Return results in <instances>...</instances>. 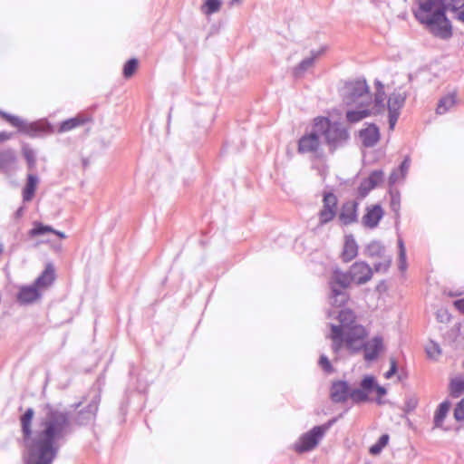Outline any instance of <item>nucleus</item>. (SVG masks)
Returning <instances> with one entry per match:
<instances>
[{
  "label": "nucleus",
  "mask_w": 464,
  "mask_h": 464,
  "mask_svg": "<svg viewBox=\"0 0 464 464\" xmlns=\"http://www.w3.org/2000/svg\"><path fill=\"white\" fill-rule=\"evenodd\" d=\"M34 410L29 408L20 417L23 440L26 448L24 464H52L59 446L57 441L64 437L70 426L66 412L47 407L37 419L33 429Z\"/></svg>",
  "instance_id": "f257e3e1"
},
{
  "label": "nucleus",
  "mask_w": 464,
  "mask_h": 464,
  "mask_svg": "<svg viewBox=\"0 0 464 464\" xmlns=\"http://www.w3.org/2000/svg\"><path fill=\"white\" fill-rule=\"evenodd\" d=\"M338 321V325L331 324L329 335L334 352L337 353L343 347L352 353L359 352L368 335L365 327L357 323L355 314L350 309L342 310Z\"/></svg>",
  "instance_id": "f03ea898"
},
{
  "label": "nucleus",
  "mask_w": 464,
  "mask_h": 464,
  "mask_svg": "<svg viewBox=\"0 0 464 464\" xmlns=\"http://www.w3.org/2000/svg\"><path fill=\"white\" fill-rule=\"evenodd\" d=\"M371 248L383 252L382 261L374 264V268L364 261H356L349 267L347 272L339 269L334 270L330 284L335 295L339 294L336 285L341 288H347L352 285H365L372 280L374 271H386L389 268L392 262L391 256L385 255L384 250L378 245H373Z\"/></svg>",
  "instance_id": "7ed1b4c3"
},
{
  "label": "nucleus",
  "mask_w": 464,
  "mask_h": 464,
  "mask_svg": "<svg viewBox=\"0 0 464 464\" xmlns=\"http://www.w3.org/2000/svg\"><path fill=\"white\" fill-rule=\"evenodd\" d=\"M414 15L433 35L442 39L451 36L452 26L446 17L442 0H418Z\"/></svg>",
  "instance_id": "20e7f679"
},
{
  "label": "nucleus",
  "mask_w": 464,
  "mask_h": 464,
  "mask_svg": "<svg viewBox=\"0 0 464 464\" xmlns=\"http://www.w3.org/2000/svg\"><path fill=\"white\" fill-rule=\"evenodd\" d=\"M315 130L324 137L331 152L342 147L349 139V133L345 128L338 123L331 122L325 117L315 118Z\"/></svg>",
  "instance_id": "39448f33"
},
{
  "label": "nucleus",
  "mask_w": 464,
  "mask_h": 464,
  "mask_svg": "<svg viewBox=\"0 0 464 464\" xmlns=\"http://www.w3.org/2000/svg\"><path fill=\"white\" fill-rule=\"evenodd\" d=\"M332 423L333 421H329L327 424L314 427L311 430L300 437L298 441L294 445V450L297 453H304L314 450Z\"/></svg>",
  "instance_id": "423d86ee"
},
{
  "label": "nucleus",
  "mask_w": 464,
  "mask_h": 464,
  "mask_svg": "<svg viewBox=\"0 0 464 464\" xmlns=\"http://www.w3.org/2000/svg\"><path fill=\"white\" fill-rule=\"evenodd\" d=\"M345 88L347 91L348 104L355 102L357 99H361L359 102V105L361 106L364 104L371 106L374 103L369 94V88L364 80L350 82L346 83Z\"/></svg>",
  "instance_id": "0eeeda50"
},
{
  "label": "nucleus",
  "mask_w": 464,
  "mask_h": 464,
  "mask_svg": "<svg viewBox=\"0 0 464 464\" xmlns=\"http://www.w3.org/2000/svg\"><path fill=\"white\" fill-rule=\"evenodd\" d=\"M321 136V132L315 130L314 119L312 130L304 134L298 140V152L302 154L309 153L319 156L322 149V143L320 140Z\"/></svg>",
  "instance_id": "6e6552de"
},
{
  "label": "nucleus",
  "mask_w": 464,
  "mask_h": 464,
  "mask_svg": "<svg viewBox=\"0 0 464 464\" xmlns=\"http://www.w3.org/2000/svg\"><path fill=\"white\" fill-rule=\"evenodd\" d=\"M383 93H377L374 103L371 106H367L364 104L363 106H360L358 110H350L346 112V120L350 123H356L372 114L380 113L382 110V106L381 105L383 102Z\"/></svg>",
  "instance_id": "1a4fd4ad"
},
{
  "label": "nucleus",
  "mask_w": 464,
  "mask_h": 464,
  "mask_svg": "<svg viewBox=\"0 0 464 464\" xmlns=\"http://www.w3.org/2000/svg\"><path fill=\"white\" fill-rule=\"evenodd\" d=\"M323 208L319 212V221L321 225L326 224L334 219L337 210V198L332 193L328 192L324 195Z\"/></svg>",
  "instance_id": "9d476101"
},
{
  "label": "nucleus",
  "mask_w": 464,
  "mask_h": 464,
  "mask_svg": "<svg viewBox=\"0 0 464 464\" xmlns=\"http://www.w3.org/2000/svg\"><path fill=\"white\" fill-rule=\"evenodd\" d=\"M362 348L364 351V359L366 361H373L377 359L384 349L383 340L382 337L375 336L366 343L363 342Z\"/></svg>",
  "instance_id": "9b49d317"
},
{
  "label": "nucleus",
  "mask_w": 464,
  "mask_h": 464,
  "mask_svg": "<svg viewBox=\"0 0 464 464\" xmlns=\"http://www.w3.org/2000/svg\"><path fill=\"white\" fill-rule=\"evenodd\" d=\"M359 253V246L353 235H346L343 240V246L340 257L343 263L353 260Z\"/></svg>",
  "instance_id": "f8f14e48"
},
{
  "label": "nucleus",
  "mask_w": 464,
  "mask_h": 464,
  "mask_svg": "<svg viewBox=\"0 0 464 464\" xmlns=\"http://www.w3.org/2000/svg\"><path fill=\"white\" fill-rule=\"evenodd\" d=\"M404 103V98L400 94H392L388 100L389 109V123L390 128L392 130L397 122L400 110Z\"/></svg>",
  "instance_id": "ddd939ff"
},
{
  "label": "nucleus",
  "mask_w": 464,
  "mask_h": 464,
  "mask_svg": "<svg viewBox=\"0 0 464 464\" xmlns=\"http://www.w3.org/2000/svg\"><path fill=\"white\" fill-rule=\"evenodd\" d=\"M39 290L40 289L36 286L35 284L33 285L21 286L17 293V301L23 304L34 302L41 296Z\"/></svg>",
  "instance_id": "4468645a"
},
{
  "label": "nucleus",
  "mask_w": 464,
  "mask_h": 464,
  "mask_svg": "<svg viewBox=\"0 0 464 464\" xmlns=\"http://www.w3.org/2000/svg\"><path fill=\"white\" fill-rule=\"evenodd\" d=\"M383 217V210L379 205H372L366 208V213L362 217V223L365 227L373 228L377 227Z\"/></svg>",
  "instance_id": "2eb2a0df"
},
{
  "label": "nucleus",
  "mask_w": 464,
  "mask_h": 464,
  "mask_svg": "<svg viewBox=\"0 0 464 464\" xmlns=\"http://www.w3.org/2000/svg\"><path fill=\"white\" fill-rule=\"evenodd\" d=\"M359 137L364 147H372L380 140L379 129L374 124H369L359 131Z\"/></svg>",
  "instance_id": "dca6fc26"
},
{
  "label": "nucleus",
  "mask_w": 464,
  "mask_h": 464,
  "mask_svg": "<svg viewBox=\"0 0 464 464\" xmlns=\"http://www.w3.org/2000/svg\"><path fill=\"white\" fill-rule=\"evenodd\" d=\"M55 280V269L53 264H47L44 272L36 278L34 284L39 289L49 287Z\"/></svg>",
  "instance_id": "f3484780"
},
{
  "label": "nucleus",
  "mask_w": 464,
  "mask_h": 464,
  "mask_svg": "<svg viewBox=\"0 0 464 464\" xmlns=\"http://www.w3.org/2000/svg\"><path fill=\"white\" fill-rule=\"evenodd\" d=\"M88 121H90V119L88 117H85L83 115H77L73 118L68 119L61 122L57 129V131L59 133L68 132L80 126H82Z\"/></svg>",
  "instance_id": "a211bd4d"
},
{
  "label": "nucleus",
  "mask_w": 464,
  "mask_h": 464,
  "mask_svg": "<svg viewBox=\"0 0 464 464\" xmlns=\"http://www.w3.org/2000/svg\"><path fill=\"white\" fill-rule=\"evenodd\" d=\"M382 179L383 172L382 170H374L361 183L360 190L364 195L382 183Z\"/></svg>",
  "instance_id": "6ab92c4d"
},
{
  "label": "nucleus",
  "mask_w": 464,
  "mask_h": 464,
  "mask_svg": "<svg viewBox=\"0 0 464 464\" xmlns=\"http://www.w3.org/2000/svg\"><path fill=\"white\" fill-rule=\"evenodd\" d=\"M445 339L455 349L464 346V333L459 325L451 328L447 333Z\"/></svg>",
  "instance_id": "aec40b11"
},
{
  "label": "nucleus",
  "mask_w": 464,
  "mask_h": 464,
  "mask_svg": "<svg viewBox=\"0 0 464 464\" xmlns=\"http://www.w3.org/2000/svg\"><path fill=\"white\" fill-rule=\"evenodd\" d=\"M348 385L344 382H337L332 385L331 399L334 402L344 401L348 397Z\"/></svg>",
  "instance_id": "412c9836"
},
{
  "label": "nucleus",
  "mask_w": 464,
  "mask_h": 464,
  "mask_svg": "<svg viewBox=\"0 0 464 464\" xmlns=\"http://www.w3.org/2000/svg\"><path fill=\"white\" fill-rule=\"evenodd\" d=\"M38 178L34 174H28L26 183L23 188V199L29 202L34 197L38 185Z\"/></svg>",
  "instance_id": "4be33fe9"
},
{
  "label": "nucleus",
  "mask_w": 464,
  "mask_h": 464,
  "mask_svg": "<svg viewBox=\"0 0 464 464\" xmlns=\"http://www.w3.org/2000/svg\"><path fill=\"white\" fill-rule=\"evenodd\" d=\"M456 92L450 93L441 98L438 103L436 111L438 114L447 112L450 108L456 104Z\"/></svg>",
  "instance_id": "5701e85b"
},
{
  "label": "nucleus",
  "mask_w": 464,
  "mask_h": 464,
  "mask_svg": "<svg viewBox=\"0 0 464 464\" xmlns=\"http://www.w3.org/2000/svg\"><path fill=\"white\" fill-rule=\"evenodd\" d=\"M450 408V402L445 401L441 402L435 411L434 423L436 427H441L445 417L447 416Z\"/></svg>",
  "instance_id": "b1692460"
},
{
  "label": "nucleus",
  "mask_w": 464,
  "mask_h": 464,
  "mask_svg": "<svg viewBox=\"0 0 464 464\" xmlns=\"http://www.w3.org/2000/svg\"><path fill=\"white\" fill-rule=\"evenodd\" d=\"M450 394L458 398L464 393V377H456L450 382Z\"/></svg>",
  "instance_id": "393cba45"
},
{
  "label": "nucleus",
  "mask_w": 464,
  "mask_h": 464,
  "mask_svg": "<svg viewBox=\"0 0 464 464\" xmlns=\"http://www.w3.org/2000/svg\"><path fill=\"white\" fill-rule=\"evenodd\" d=\"M221 2L219 0H206L201 6V11L207 15H210L219 11Z\"/></svg>",
  "instance_id": "a878e982"
},
{
  "label": "nucleus",
  "mask_w": 464,
  "mask_h": 464,
  "mask_svg": "<svg viewBox=\"0 0 464 464\" xmlns=\"http://www.w3.org/2000/svg\"><path fill=\"white\" fill-rule=\"evenodd\" d=\"M425 350H426L428 357L434 361H437L442 353L439 343H437L433 341H430L427 343Z\"/></svg>",
  "instance_id": "bb28decb"
},
{
  "label": "nucleus",
  "mask_w": 464,
  "mask_h": 464,
  "mask_svg": "<svg viewBox=\"0 0 464 464\" xmlns=\"http://www.w3.org/2000/svg\"><path fill=\"white\" fill-rule=\"evenodd\" d=\"M139 67V61L136 58L129 60L123 65L122 73L126 79H129L134 75Z\"/></svg>",
  "instance_id": "cd10ccee"
},
{
  "label": "nucleus",
  "mask_w": 464,
  "mask_h": 464,
  "mask_svg": "<svg viewBox=\"0 0 464 464\" xmlns=\"http://www.w3.org/2000/svg\"><path fill=\"white\" fill-rule=\"evenodd\" d=\"M390 437L388 434H383L380 437L378 441L370 447L369 452L372 455H378L383 448H385L389 443Z\"/></svg>",
  "instance_id": "c85d7f7f"
},
{
  "label": "nucleus",
  "mask_w": 464,
  "mask_h": 464,
  "mask_svg": "<svg viewBox=\"0 0 464 464\" xmlns=\"http://www.w3.org/2000/svg\"><path fill=\"white\" fill-rule=\"evenodd\" d=\"M53 231V228L50 226H44L42 223L35 222L34 227L29 231V235L34 237Z\"/></svg>",
  "instance_id": "c756f323"
},
{
  "label": "nucleus",
  "mask_w": 464,
  "mask_h": 464,
  "mask_svg": "<svg viewBox=\"0 0 464 464\" xmlns=\"http://www.w3.org/2000/svg\"><path fill=\"white\" fill-rule=\"evenodd\" d=\"M15 161L14 154L10 151L0 152V170L6 169L10 164Z\"/></svg>",
  "instance_id": "7c9ffc66"
},
{
  "label": "nucleus",
  "mask_w": 464,
  "mask_h": 464,
  "mask_svg": "<svg viewBox=\"0 0 464 464\" xmlns=\"http://www.w3.org/2000/svg\"><path fill=\"white\" fill-rule=\"evenodd\" d=\"M22 152H23V155L27 162L28 168L30 169H34L35 167V163H36L35 155H34V150L28 147H24Z\"/></svg>",
  "instance_id": "2f4dec72"
},
{
  "label": "nucleus",
  "mask_w": 464,
  "mask_h": 464,
  "mask_svg": "<svg viewBox=\"0 0 464 464\" xmlns=\"http://www.w3.org/2000/svg\"><path fill=\"white\" fill-rule=\"evenodd\" d=\"M0 116L14 127L21 128L23 126L22 120L16 116H13L3 111H0Z\"/></svg>",
  "instance_id": "473e14b6"
},
{
  "label": "nucleus",
  "mask_w": 464,
  "mask_h": 464,
  "mask_svg": "<svg viewBox=\"0 0 464 464\" xmlns=\"http://www.w3.org/2000/svg\"><path fill=\"white\" fill-rule=\"evenodd\" d=\"M446 6L453 12L464 8V0H446Z\"/></svg>",
  "instance_id": "72a5a7b5"
},
{
  "label": "nucleus",
  "mask_w": 464,
  "mask_h": 464,
  "mask_svg": "<svg viewBox=\"0 0 464 464\" xmlns=\"http://www.w3.org/2000/svg\"><path fill=\"white\" fill-rule=\"evenodd\" d=\"M350 395L354 401H365L368 399L366 391H364L363 389L354 390L351 392Z\"/></svg>",
  "instance_id": "f704fd0d"
},
{
  "label": "nucleus",
  "mask_w": 464,
  "mask_h": 464,
  "mask_svg": "<svg viewBox=\"0 0 464 464\" xmlns=\"http://www.w3.org/2000/svg\"><path fill=\"white\" fill-rule=\"evenodd\" d=\"M454 418L459 421L464 420V398L456 405Z\"/></svg>",
  "instance_id": "c9c22d12"
},
{
  "label": "nucleus",
  "mask_w": 464,
  "mask_h": 464,
  "mask_svg": "<svg viewBox=\"0 0 464 464\" xmlns=\"http://www.w3.org/2000/svg\"><path fill=\"white\" fill-rule=\"evenodd\" d=\"M374 384H375L374 378L372 376H366L362 381L361 386H362V389L368 392L376 386Z\"/></svg>",
  "instance_id": "e433bc0d"
},
{
  "label": "nucleus",
  "mask_w": 464,
  "mask_h": 464,
  "mask_svg": "<svg viewBox=\"0 0 464 464\" xmlns=\"http://www.w3.org/2000/svg\"><path fill=\"white\" fill-rule=\"evenodd\" d=\"M339 218L343 221V223L345 225L353 223L355 220L354 210H350L349 214H346L344 211H343L340 214Z\"/></svg>",
  "instance_id": "4c0bfd02"
},
{
  "label": "nucleus",
  "mask_w": 464,
  "mask_h": 464,
  "mask_svg": "<svg viewBox=\"0 0 464 464\" xmlns=\"http://www.w3.org/2000/svg\"><path fill=\"white\" fill-rule=\"evenodd\" d=\"M319 364L326 372H331L333 371V367L331 365L330 361L324 355H322L320 357Z\"/></svg>",
  "instance_id": "58836bf2"
},
{
  "label": "nucleus",
  "mask_w": 464,
  "mask_h": 464,
  "mask_svg": "<svg viewBox=\"0 0 464 464\" xmlns=\"http://www.w3.org/2000/svg\"><path fill=\"white\" fill-rule=\"evenodd\" d=\"M391 368L390 370L385 373V378L390 379L392 375H394L397 372V362L394 358H391L390 360Z\"/></svg>",
  "instance_id": "ea45409f"
},
{
  "label": "nucleus",
  "mask_w": 464,
  "mask_h": 464,
  "mask_svg": "<svg viewBox=\"0 0 464 464\" xmlns=\"http://www.w3.org/2000/svg\"><path fill=\"white\" fill-rule=\"evenodd\" d=\"M454 308L460 314H464V298L458 299L453 302Z\"/></svg>",
  "instance_id": "a19ab883"
},
{
  "label": "nucleus",
  "mask_w": 464,
  "mask_h": 464,
  "mask_svg": "<svg viewBox=\"0 0 464 464\" xmlns=\"http://www.w3.org/2000/svg\"><path fill=\"white\" fill-rule=\"evenodd\" d=\"M374 389L377 394V401L379 403H381V399L386 394V390L385 388L379 385H376Z\"/></svg>",
  "instance_id": "79ce46f5"
},
{
  "label": "nucleus",
  "mask_w": 464,
  "mask_h": 464,
  "mask_svg": "<svg viewBox=\"0 0 464 464\" xmlns=\"http://www.w3.org/2000/svg\"><path fill=\"white\" fill-rule=\"evenodd\" d=\"M443 294L449 297H457L460 296L464 294L463 290H457V291H451V290H444Z\"/></svg>",
  "instance_id": "37998d69"
},
{
  "label": "nucleus",
  "mask_w": 464,
  "mask_h": 464,
  "mask_svg": "<svg viewBox=\"0 0 464 464\" xmlns=\"http://www.w3.org/2000/svg\"><path fill=\"white\" fill-rule=\"evenodd\" d=\"M10 139V134L6 132H0V141L7 140Z\"/></svg>",
  "instance_id": "c03bdc74"
},
{
  "label": "nucleus",
  "mask_w": 464,
  "mask_h": 464,
  "mask_svg": "<svg viewBox=\"0 0 464 464\" xmlns=\"http://www.w3.org/2000/svg\"><path fill=\"white\" fill-rule=\"evenodd\" d=\"M52 233L57 235L62 239L66 237V236H65V234L63 232L56 231V230L53 229V231Z\"/></svg>",
  "instance_id": "a18cd8bd"
},
{
  "label": "nucleus",
  "mask_w": 464,
  "mask_h": 464,
  "mask_svg": "<svg viewBox=\"0 0 464 464\" xmlns=\"http://www.w3.org/2000/svg\"><path fill=\"white\" fill-rule=\"evenodd\" d=\"M409 168V163L408 161L405 160L401 165V169L402 171L406 170L407 169Z\"/></svg>",
  "instance_id": "49530a36"
},
{
  "label": "nucleus",
  "mask_w": 464,
  "mask_h": 464,
  "mask_svg": "<svg viewBox=\"0 0 464 464\" xmlns=\"http://www.w3.org/2000/svg\"><path fill=\"white\" fill-rule=\"evenodd\" d=\"M458 18L464 23V10H459V13L458 14Z\"/></svg>",
  "instance_id": "de8ad7c7"
},
{
  "label": "nucleus",
  "mask_w": 464,
  "mask_h": 464,
  "mask_svg": "<svg viewBox=\"0 0 464 464\" xmlns=\"http://www.w3.org/2000/svg\"><path fill=\"white\" fill-rule=\"evenodd\" d=\"M400 246H401V256H405V251H404V248H403L402 242H400Z\"/></svg>",
  "instance_id": "09e8293b"
},
{
  "label": "nucleus",
  "mask_w": 464,
  "mask_h": 464,
  "mask_svg": "<svg viewBox=\"0 0 464 464\" xmlns=\"http://www.w3.org/2000/svg\"><path fill=\"white\" fill-rule=\"evenodd\" d=\"M463 368H464V362H463Z\"/></svg>",
  "instance_id": "8fccbe9b"
}]
</instances>
